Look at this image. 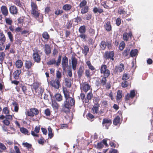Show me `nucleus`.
Returning a JSON list of instances; mask_svg holds the SVG:
<instances>
[{"label": "nucleus", "mask_w": 153, "mask_h": 153, "mask_svg": "<svg viewBox=\"0 0 153 153\" xmlns=\"http://www.w3.org/2000/svg\"><path fill=\"white\" fill-rule=\"evenodd\" d=\"M34 65L30 60H26L25 63V67L26 69H30Z\"/></svg>", "instance_id": "b1692460"}, {"label": "nucleus", "mask_w": 153, "mask_h": 153, "mask_svg": "<svg viewBox=\"0 0 153 153\" xmlns=\"http://www.w3.org/2000/svg\"><path fill=\"white\" fill-rule=\"evenodd\" d=\"M22 145L24 147L27 148L28 149H30L32 148V145L27 142L23 143Z\"/></svg>", "instance_id": "8fccbe9b"}, {"label": "nucleus", "mask_w": 153, "mask_h": 153, "mask_svg": "<svg viewBox=\"0 0 153 153\" xmlns=\"http://www.w3.org/2000/svg\"><path fill=\"white\" fill-rule=\"evenodd\" d=\"M82 53L84 54L85 56L87 55L89 51V48L86 45L84 46V48L82 50Z\"/></svg>", "instance_id": "c9c22d12"}, {"label": "nucleus", "mask_w": 153, "mask_h": 153, "mask_svg": "<svg viewBox=\"0 0 153 153\" xmlns=\"http://www.w3.org/2000/svg\"><path fill=\"white\" fill-rule=\"evenodd\" d=\"M9 11L11 14L16 15L18 13V10L15 6L13 5L10 7Z\"/></svg>", "instance_id": "4be33fe9"}, {"label": "nucleus", "mask_w": 153, "mask_h": 153, "mask_svg": "<svg viewBox=\"0 0 153 153\" xmlns=\"http://www.w3.org/2000/svg\"><path fill=\"white\" fill-rule=\"evenodd\" d=\"M62 56L61 55H59L57 60L56 62L55 59H54L50 60L47 62V64L48 65H51L55 64L57 67H58L61 63Z\"/></svg>", "instance_id": "6e6552de"}, {"label": "nucleus", "mask_w": 153, "mask_h": 153, "mask_svg": "<svg viewBox=\"0 0 153 153\" xmlns=\"http://www.w3.org/2000/svg\"><path fill=\"white\" fill-rule=\"evenodd\" d=\"M42 37L45 42H47L50 38V36L47 32L45 31L42 34Z\"/></svg>", "instance_id": "cd10ccee"}, {"label": "nucleus", "mask_w": 153, "mask_h": 153, "mask_svg": "<svg viewBox=\"0 0 153 153\" xmlns=\"http://www.w3.org/2000/svg\"><path fill=\"white\" fill-rule=\"evenodd\" d=\"M52 106L54 109H58L59 105V104L55 101H53L52 102Z\"/></svg>", "instance_id": "a18cd8bd"}, {"label": "nucleus", "mask_w": 153, "mask_h": 153, "mask_svg": "<svg viewBox=\"0 0 153 153\" xmlns=\"http://www.w3.org/2000/svg\"><path fill=\"white\" fill-rule=\"evenodd\" d=\"M33 87L32 89H34L36 93H37L38 89L39 87V84L38 83L34 82L33 83L32 85Z\"/></svg>", "instance_id": "7c9ffc66"}, {"label": "nucleus", "mask_w": 153, "mask_h": 153, "mask_svg": "<svg viewBox=\"0 0 153 153\" xmlns=\"http://www.w3.org/2000/svg\"><path fill=\"white\" fill-rule=\"evenodd\" d=\"M121 23V19L120 18H117L116 20V24L117 26L120 25Z\"/></svg>", "instance_id": "774afa93"}, {"label": "nucleus", "mask_w": 153, "mask_h": 153, "mask_svg": "<svg viewBox=\"0 0 153 153\" xmlns=\"http://www.w3.org/2000/svg\"><path fill=\"white\" fill-rule=\"evenodd\" d=\"M62 74L59 71H56V78L55 79L59 80H61L60 79L62 77Z\"/></svg>", "instance_id": "6e6d98bb"}, {"label": "nucleus", "mask_w": 153, "mask_h": 153, "mask_svg": "<svg viewBox=\"0 0 153 153\" xmlns=\"http://www.w3.org/2000/svg\"><path fill=\"white\" fill-rule=\"evenodd\" d=\"M114 56V53L113 51H106L105 53L104 57L106 59H110L112 61L114 60L113 58Z\"/></svg>", "instance_id": "9b49d317"}, {"label": "nucleus", "mask_w": 153, "mask_h": 153, "mask_svg": "<svg viewBox=\"0 0 153 153\" xmlns=\"http://www.w3.org/2000/svg\"><path fill=\"white\" fill-rule=\"evenodd\" d=\"M90 86L88 83H86V82L83 83L80 87L81 91H83L84 92L86 93L90 89Z\"/></svg>", "instance_id": "f3484780"}, {"label": "nucleus", "mask_w": 153, "mask_h": 153, "mask_svg": "<svg viewBox=\"0 0 153 153\" xmlns=\"http://www.w3.org/2000/svg\"><path fill=\"white\" fill-rule=\"evenodd\" d=\"M15 88L16 91L18 93H20L21 89L25 95L29 96L32 95L30 88L25 85L24 84L19 83V85L16 86Z\"/></svg>", "instance_id": "f03ea898"}, {"label": "nucleus", "mask_w": 153, "mask_h": 153, "mask_svg": "<svg viewBox=\"0 0 153 153\" xmlns=\"http://www.w3.org/2000/svg\"><path fill=\"white\" fill-rule=\"evenodd\" d=\"M44 113L46 116H50L51 114V112L50 109L48 108H47L45 110Z\"/></svg>", "instance_id": "13d9d810"}, {"label": "nucleus", "mask_w": 153, "mask_h": 153, "mask_svg": "<svg viewBox=\"0 0 153 153\" xmlns=\"http://www.w3.org/2000/svg\"><path fill=\"white\" fill-rule=\"evenodd\" d=\"M79 31L81 34H84L86 32V28L85 25L81 26L79 29Z\"/></svg>", "instance_id": "a19ab883"}, {"label": "nucleus", "mask_w": 153, "mask_h": 153, "mask_svg": "<svg viewBox=\"0 0 153 153\" xmlns=\"http://www.w3.org/2000/svg\"><path fill=\"white\" fill-rule=\"evenodd\" d=\"M104 27L108 32L112 30V27L110 20L105 19L103 22Z\"/></svg>", "instance_id": "9d476101"}, {"label": "nucleus", "mask_w": 153, "mask_h": 153, "mask_svg": "<svg viewBox=\"0 0 153 153\" xmlns=\"http://www.w3.org/2000/svg\"><path fill=\"white\" fill-rule=\"evenodd\" d=\"M71 4H67L64 5L63 6L62 8L64 10H68L71 9Z\"/></svg>", "instance_id": "c03bdc74"}, {"label": "nucleus", "mask_w": 153, "mask_h": 153, "mask_svg": "<svg viewBox=\"0 0 153 153\" xmlns=\"http://www.w3.org/2000/svg\"><path fill=\"white\" fill-rule=\"evenodd\" d=\"M48 135L49 138L50 139H51L53 136L52 133V129L50 126H49L48 127Z\"/></svg>", "instance_id": "37998d69"}, {"label": "nucleus", "mask_w": 153, "mask_h": 153, "mask_svg": "<svg viewBox=\"0 0 153 153\" xmlns=\"http://www.w3.org/2000/svg\"><path fill=\"white\" fill-rule=\"evenodd\" d=\"M123 92L121 90H118L116 96V100H120L122 97Z\"/></svg>", "instance_id": "c756f323"}, {"label": "nucleus", "mask_w": 153, "mask_h": 153, "mask_svg": "<svg viewBox=\"0 0 153 153\" xmlns=\"http://www.w3.org/2000/svg\"><path fill=\"white\" fill-rule=\"evenodd\" d=\"M120 119L119 116H117L114 119L113 121V124L115 126L120 124Z\"/></svg>", "instance_id": "a878e982"}, {"label": "nucleus", "mask_w": 153, "mask_h": 153, "mask_svg": "<svg viewBox=\"0 0 153 153\" xmlns=\"http://www.w3.org/2000/svg\"><path fill=\"white\" fill-rule=\"evenodd\" d=\"M5 55V54L4 52H1L0 53V61L1 62H3Z\"/></svg>", "instance_id": "5fc2aeb1"}, {"label": "nucleus", "mask_w": 153, "mask_h": 153, "mask_svg": "<svg viewBox=\"0 0 153 153\" xmlns=\"http://www.w3.org/2000/svg\"><path fill=\"white\" fill-rule=\"evenodd\" d=\"M118 13L120 15L123 14V15L126 14L127 13L126 12L124 9H120L118 10Z\"/></svg>", "instance_id": "864d4df0"}, {"label": "nucleus", "mask_w": 153, "mask_h": 153, "mask_svg": "<svg viewBox=\"0 0 153 153\" xmlns=\"http://www.w3.org/2000/svg\"><path fill=\"white\" fill-rule=\"evenodd\" d=\"M21 70L20 69L17 70L13 73V77L15 79H19V75L21 73Z\"/></svg>", "instance_id": "393cba45"}, {"label": "nucleus", "mask_w": 153, "mask_h": 153, "mask_svg": "<svg viewBox=\"0 0 153 153\" xmlns=\"http://www.w3.org/2000/svg\"><path fill=\"white\" fill-rule=\"evenodd\" d=\"M81 13L82 14L87 13L89 7L88 6H86L81 7Z\"/></svg>", "instance_id": "e433bc0d"}, {"label": "nucleus", "mask_w": 153, "mask_h": 153, "mask_svg": "<svg viewBox=\"0 0 153 153\" xmlns=\"http://www.w3.org/2000/svg\"><path fill=\"white\" fill-rule=\"evenodd\" d=\"M130 49H126L124 50L122 53L124 57L127 56L130 53Z\"/></svg>", "instance_id": "49530a36"}, {"label": "nucleus", "mask_w": 153, "mask_h": 153, "mask_svg": "<svg viewBox=\"0 0 153 153\" xmlns=\"http://www.w3.org/2000/svg\"><path fill=\"white\" fill-rule=\"evenodd\" d=\"M7 34L10 41L13 42V37L10 31H8L7 33Z\"/></svg>", "instance_id": "e2e57ef3"}, {"label": "nucleus", "mask_w": 153, "mask_h": 153, "mask_svg": "<svg viewBox=\"0 0 153 153\" xmlns=\"http://www.w3.org/2000/svg\"><path fill=\"white\" fill-rule=\"evenodd\" d=\"M129 74L128 73H125L123 74L122 78V79L123 80L126 81V80L129 79Z\"/></svg>", "instance_id": "603ef678"}, {"label": "nucleus", "mask_w": 153, "mask_h": 153, "mask_svg": "<svg viewBox=\"0 0 153 153\" xmlns=\"http://www.w3.org/2000/svg\"><path fill=\"white\" fill-rule=\"evenodd\" d=\"M39 114V110L35 108H32L29 109V111H27L26 114L28 116L33 117L37 116Z\"/></svg>", "instance_id": "20e7f679"}, {"label": "nucleus", "mask_w": 153, "mask_h": 153, "mask_svg": "<svg viewBox=\"0 0 153 153\" xmlns=\"http://www.w3.org/2000/svg\"><path fill=\"white\" fill-rule=\"evenodd\" d=\"M85 76L88 78H90L91 77L90 72L88 70H86L85 71Z\"/></svg>", "instance_id": "338daca9"}, {"label": "nucleus", "mask_w": 153, "mask_h": 153, "mask_svg": "<svg viewBox=\"0 0 153 153\" xmlns=\"http://www.w3.org/2000/svg\"><path fill=\"white\" fill-rule=\"evenodd\" d=\"M44 89L42 88V87H41L39 88V90L38 93V94L39 95V97H42L43 93L44 92Z\"/></svg>", "instance_id": "bf43d9fd"}, {"label": "nucleus", "mask_w": 153, "mask_h": 153, "mask_svg": "<svg viewBox=\"0 0 153 153\" xmlns=\"http://www.w3.org/2000/svg\"><path fill=\"white\" fill-rule=\"evenodd\" d=\"M40 129V127L39 126H36L35 127L34 131H31V135L34 137H38L39 135L37 133L39 132Z\"/></svg>", "instance_id": "6ab92c4d"}, {"label": "nucleus", "mask_w": 153, "mask_h": 153, "mask_svg": "<svg viewBox=\"0 0 153 153\" xmlns=\"http://www.w3.org/2000/svg\"><path fill=\"white\" fill-rule=\"evenodd\" d=\"M123 39L126 42L128 41L129 39H130L132 38H134L132 33L131 31H129L128 33L125 32L123 33Z\"/></svg>", "instance_id": "4468645a"}, {"label": "nucleus", "mask_w": 153, "mask_h": 153, "mask_svg": "<svg viewBox=\"0 0 153 153\" xmlns=\"http://www.w3.org/2000/svg\"><path fill=\"white\" fill-rule=\"evenodd\" d=\"M60 81L61 80L55 79H53L50 81V85L55 89H58L61 87Z\"/></svg>", "instance_id": "1a4fd4ad"}, {"label": "nucleus", "mask_w": 153, "mask_h": 153, "mask_svg": "<svg viewBox=\"0 0 153 153\" xmlns=\"http://www.w3.org/2000/svg\"><path fill=\"white\" fill-rule=\"evenodd\" d=\"M93 12L94 13H101L103 12V10L101 8H98L97 7H94L93 9Z\"/></svg>", "instance_id": "58836bf2"}, {"label": "nucleus", "mask_w": 153, "mask_h": 153, "mask_svg": "<svg viewBox=\"0 0 153 153\" xmlns=\"http://www.w3.org/2000/svg\"><path fill=\"white\" fill-rule=\"evenodd\" d=\"M62 65L63 70L65 71L68 66V59L66 56L63 57L62 58Z\"/></svg>", "instance_id": "2eb2a0df"}, {"label": "nucleus", "mask_w": 153, "mask_h": 153, "mask_svg": "<svg viewBox=\"0 0 153 153\" xmlns=\"http://www.w3.org/2000/svg\"><path fill=\"white\" fill-rule=\"evenodd\" d=\"M111 120L108 118H105L103 120L102 124L103 126H105L106 128L107 129H108V127L111 125Z\"/></svg>", "instance_id": "dca6fc26"}, {"label": "nucleus", "mask_w": 153, "mask_h": 153, "mask_svg": "<svg viewBox=\"0 0 153 153\" xmlns=\"http://www.w3.org/2000/svg\"><path fill=\"white\" fill-rule=\"evenodd\" d=\"M5 21L6 24L8 25H11L13 23V21L10 18H5Z\"/></svg>", "instance_id": "09e8293b"}, {"label": "nucleus", "mask_w": 153, "mask_h": 153, "mask_svg": "<svg viewBox=\"0 0 153 153\" xmlns=\"http://www.w3.org/2000/svg\"><path fill=\"white\" fill-rule=\"evenodd\" d=\"M85 68L84 67L80 66L77 71L78 76L79 77H81L83 74Z\"/></svg>", "instance_id": "bb28decb"}, {"label": "nucleus", "mask_w": 153, "mask_h": 153, "mask_svg": "<svg viewBox=\"0 0 153 153\" xmlns=\"http://www.w3.org/2000/svg\"><path fill=\"white\" fill-rule=\"evenodd\" d=\"M54 97L56 100L58 102H60L62 100V96L59 93H57L54 95Z\"/></svg>", "instance_id": "2f4dec72"}, {"label": "nucleus", "mask_w": 153, "mask_h": 153, "mask_svg": "<svg viewBox=\"0 0 153 153\" xmlns=\"http://www.w3.org/2000/svg\"><path fill=\"white\" fill-rule=\"evenodd\" d=\"M32 57L34 62L39 63L41 62V56L39 54L38 51L34 52L33 53Z\"/></svg>", "instance_id": "ddd939ff"}, {"label": "nucleus", "mask_w": 153, "mask_h": 153, "mask_svg": "<svg viewBox=\"0 0 153 153\" xmlns=\"http://www.w3.org/2000/svg\"><path fill=\"white\" fill-rule=\"evenodd\" d=\"M136 94L134 90H131L130 93H127L125 97V101H127L130 100V99H133L135 96Z\"/></svg>", "instance_id": "f8f14e48"}, {"label": "nucleus", "mask_w": 153, "mask_h": 153, "mask_svg": "<svg viewBox=\"0 0 153 153\" xmlns=\"http://www.w3.org/2000/svg\"><path fill=\"white\" fill-rule=\"evenodd\" d=\"M23 63L20 60H18L16 62V65L18 68H21L23 66Z\"/></svg>", "instance_id": "f704fd0d"}, {"label": "nucleus", "mask_w": 153, "mask_h": 153, "mask_svg": "<svg viewBox=\"0 0 153 153\" xmlns=\"http://www.w3.org/2000/svg\"><path fill=\"white\" fill-rule=\"evenodd\" d=\"M63 93L65 100L62 105V111L65 113H67L70 112L71 109L74 107L75 100L74 98L70 97L69 92L66 88L63 89Z\"/></svg>", "instance_id": "f257e3e1"}, {"label": "nucleus", "mask_w": 153, "mask_h": 153, "mask_svg": "<svg viewBox=\"0 0 153 153\" xmlns=\"http://www.w3.org/2000/svg\"><path fill=\"white\" fill-rule=\"evenodd\" d=\"M12 104L14 107V111L17 112L19 109V105L18 103L14 101L12 102Z\"/></svg>", "instance_id": "ea45409f"}, {"label": "nucleus", "mask_w": 153, "mask_h": 153, "mask_svg": "<svg viewBox=\"0 0 153 153\" xmlns=\"http://www.w3.org/2000/svg\"><path fill=\"white\" fill-rule=\"evenodd\" d=\"M138 51L137 49L132 50L130 52V56L131 57H134L137 55Z\"/></svg>", "instance_id": "473e14b6"}, {"label": "nucleus", "mask_w": 153, "mask_h": 153, "mask_svg": "<svg viewBox=\"0 0 153 153\" xmlns=\"http://www.w3.org/2000/svg\"><path fill=\"white\" fill-rule=\"evenodd\" d=\"M63 12L62 10H60L59 9H57L55 11V14L56 15H58L61 14L63 13Z\"/></svg>", "instance_id": "69168bd1"}, {"label": "nucleus", "mask_w": 153, "mask_h": 153, "mask_svg": "<svg viewBox=\"0 0 153 153\" xmlns=\"http://www.w3.org/2000/svg\"><path fill=\"white\" fill-rule=\"evenodd\" d=\"M100 72L103 74V76L108 77L110 74V70L107 68L106 65H102L100 68Z\"/></svg>", "instance_id": "423d86ee"}, {"label": "nucleus", "mask_w": 153, "mask_h": 153, "mask_svg": "<svg viewBox=\"0 0 153 153\" xmlns=\"http://www.w3.org/2000/svg\"><path fill=\"white\" fill-rule=\"evenodd\" d=\"M101 3L102 5L105 8L110 9L113 7V2L110 0H101Z\"/></svg>", "instance_id": "39448f33"}, {"label": "nucleus", "mask_w": 153, "mask_h": 153, "mask_svg": "<svg viewBox=\"0 0 153 153\" xmlns=\"http://www.w3.org/2000/svg\"><path fill=\"white\" fill-rule=\"evenodd\" d=\"M44 49L46 55H49L51 53V47L48 44H46L44 46Z\"/></svg>", "instance_id": "aec40b11"}, {"label": "nucleus", "mask_w": 153, "mask_h": 153, "mask_svg": "<svg viewBox=\"0 0 153 153\" xmlns=\"http://www.w3.org/2000/svg\"><path fill=\"white\" fill-rule=\"evenodd\" d=\"M20 131L21 132L24 134H28V131L27 129L24 127L20 128Z\"/></svg>", "instance_id": "3c124183"}, {"label": "nucleus", "mask_w": 153, "mask_h": 153, "mask_svg": "<svg viewBox=\"0 0 153 153\" xmlns=\"http://www.w3.org/2000/svg\"><path fill=\"white\" fill-rule=\"evenodd\" d=\"M1 11L2 14L5 17L7 16L8 14V12L7 7L4 5L2 6L1 8Z\"/></svg>", "instance_id": "412c9836"}, {"label": "nucleus", "mask_w": 153, "mask_h": 153, "mask_svg": "<svg viewBox=\"0 0 153 153\" xmlns=\"http://www.w3.org/2000/svg\"><path fill=\"white\" fill-rule=\"evenodd\" d=\"M107 45V43L104 41H102L100 43V47L102 50H104Z\"/></svg>", "instance_id": "4c0bfd02"}, {"label": "nucleus", "mask_w": 153, "mask_h": 153, "mask_svg": "<svg viewBox=\"0 0 153 153\" xmlns=\"http://www.w3.org/2000/svg\"><path fill=\"white\" fill-rule=\"evenodd\" d=\"M125 46V44L124 42H122L120 44V49L121 51L123 50Z\"/></svg>", "instance_id": "680f3d73"}, {"label": "nucleus", "mask_w": 153, "mask_h": 153, "mask_svg": "<svg viewBox=\"0 0 153 153\" xmlns=\"http://www.w3.org/2000/svg\"><path fill=\"white\" fill-rule=\"evenodd\" d=\"M129 85L128 82L127 81H125L122 82L121 86L123 88H125L127 87Z\"/></svg>", "instance_id": "4d7b16f0"}, {"label": "nucleus", "mask_w": 153, "mask_h": 153, "mask_svg": "<svg viewBox=\"0 0 153 153\" xmlns=\"http://www.w3.org/2000/svg\"><path fill=\"white\" fill-rule=\"evenodd\" d=\"M124 69V65L123 63H121L118 66H116L115 67L114 72L115 74H117L118 72H122Z\"/></svg>", "instance_id": "a211bd4d"}, {"label": "nucleus", "mask_w": 153, "mask_h": 153, "mask_svg": "<svg viewBox=\"0 0 153 153\" xmlns=\"http://www.w3.org/2000/svg\"><path fill=\"white\" fill-rule=\"evenodd\" d=\"M6 41V38L2 32L0 33V41L1 42H4Z\"/></svg>", "instance_id": "79ce46f5"}, {"label": "nucleus", "mask_w": 153, "mask_h": 153, "mask_svg": "<svg viewBox=\"0 0 153 153\" xmlns=\"http://www.w3.org/2000/svg\"><path fill=\"white\" fill-rule=\"evenodd\" d=\"M95 85L96 86L98 87L101 85L100 79L98 78L95 81Z\"/></svg>", "instance_id": "0e129e2a"}, {"label": "nucleus", "mask_w": 153, "mask_h": 153, "mask_svg": "<svg viewBox=\"0 0 153 153\" xmlns=\"http://www.w3.org/2000/svg\"><path fill=\"white\" fill-rule=\"evenodd\" d=\"M100 106V104L98 103L94 104L92 108V113L94 114H97L98 113Z\"/></svg>", "instance_id": "5701e85b"}, {"label": "nucleus", "mask_w": 153, "mask_h": 153, "mask_svg": "<svg viewBox=\"0 0 153 153\" xmlns=\"http://www.w3.org/2000/svg\"><path fill=\"white\" fill-rule=\"evenodd\" d=\"M76 54L73 53L72 54L71 58L72 68L74 71L76 70L77 65L78 64V59L76 57Z\"/></svg>", "instance_id": "0eeeda50"}, {"label": "nucleus", "mask_w": 153, "mask_h": 153, "mask_svg": "<svg viewBox=\"0 0 153 153\" xmlns=\"http://www.w3.org/2000/svg\"><path fill=\"white\" fill-rule=\"evenodd\" d=\"M65 85L68 88H70L71 86V79L69 78H66L65 79Z\"/></svg>", "instance_id": "c85d7f7f"}, {"label": "nucleus", "mask_w": 153, "mask_h": 153, "mask_svg": "<svg viewBox=\"0 0 153 153\" xmlns=\"http://www.w3.org/2000/svg\"><path fill=\"white\" fill-rule=\"evenodd\" d=\"M108 77L103 76L100 79L101 85L103 87L105 86V89L107 90H109L111 88V83L110 81H108L107 82L106 78Z\"/></svg>", "instance_id": "7ed1b4c3"}, {"label": "nucleus", "mask_w": 153, "mask_h": 153, "mask_svg": "<svg viewBox=\"0 0 153 153\" xmlns=\"http://www.w3.org/2000/svg\"><path fill=\"white\" fill-rule=\"evenodd\" d=\"M31 10H37L38 7L36 3L33 2H31Z\"/></svg>", "instance_id": "de8ad7c7"}, {"label": "nucleus", "mask_w": 153, "mask_h": 153, "mask_svg": "<svg viewBox=\"0 0 153 153\" xmlns=\"http://www.w3.org/2000/svg\"><path fill=\"white\" fill-rule=\"evenodd\" d=\"M31 13L36 19H37L39 15V13L38 12V9L37 10H31Z\"/></svg>", "instance_id": "72a5a7b5"}, {"label": "nucleus", "mask_w": 153, "mask_h": 153, "mask_svg": "<svg viewBox=\"0 0 153 153\" xmlns=\"http://www.w3.org/2000/svg\"><path fill=\"white\" fill-rule=\"evenodd\" d=\"M87 4V1L85 0H83L81 1L79 4V7L80 8L83 7L85 6Z\"/></svg>", "instance_id": "052dcab7"}]
</instances>
